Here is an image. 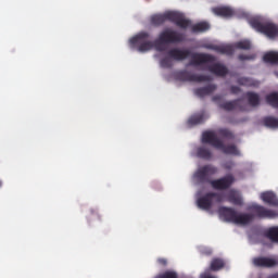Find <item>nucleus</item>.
<instances>
[{
	"label": "nucleus",
	"mask_w": 278,
	"mask_h": 278,
	"mask_svg": "<svg viewBox=\"0 0 278 278\" xmlns=\"http://www.w3.org/2000/svg\"><path fill=\"white\" fill-rule=\"evenodd\" d=\"M150 38L151 35L149 33L141 31L129 40L130 47L136 49L138 46L137 51H139V53H147V51H151V49L162 52L165 50L164 45L184 42V34L177 33V30L170 28L163 30L154 41L149 40Z\"/></svg>",
	"instance_id": "nucleus-1"
},
{
	"label": "nucleus",
	"mask_w": 278,
	"mask_h": 278,
	"mask_svg": "<svg viewBox=\"0 0 278 278\" xmlns=\"http://www.w3.org/2000/svg\"><path fill=\"white\" fill-rule=\"evenodd\" d=\"M248 210L252 213H238L236 208L229 206H220L218 212L226 223L242 226L251 225L255 218H278L277 211L268 210L260 204H252Z\"/></svg>",
	"instance_id": "nucleus-2"
},
{
	"label": "nucleus",
	"mask_w": 278,
	"mask_h": 278,
	"mask_svg": "<svg viewBox=\"0 0 278 278\" xmlns=\"http://www.w3.org/2000/svg\"><path fill=\"white\" fill-rule=\"evenodd\" d=\"M167 55L168 56H165L160 61L162 68H173V60H176V62H182V60L188 58H191L189 66H203L204 64H214L216 62V56L212 54L192 52L190 50H181L178 48L168 50Z\"/></svg>",
	"instance_id": "nucleus-3"
},
{
	"label": "nucleus",
	"mask_w": 278,
	"mask_h": 278,
	"mask_svg": "<svg viewBox=\"0 0 278 278\" xmlns=\"http://www.w3.org/2000/svg\"><path fill=\"white\" fill-rule=\"evenodd\" d=\"M150 21L155 27H160V25H164L165 21H169L170 23L177 25V27H180V29H188V27H190V25L192 24L190 20H186V16H184V14L173 11L163 14L152 15Z\"/></svg>",
	"instance_id": "nucleus-4"
},
{
	"label": "nucleus",
	"mask_w": 278,
	"mask_h": 278,
	"mask_svg": "<svg viewBox=\"0 0 278 278\" xmlns=\"http://www.w3.org/2000/svg\"><path fill=\"white\" fill-rule=\"evenodd\" d=\"M250 25L253 27V29H256V31L267 36V38H277L278 36V26L275 23H262L257 18H252L250 20Z\"/></svg>",
	"instance_id": "nucleus-5"
},
{
	"label": "nucleus",
	"mask_w": 278,
	"mask_h": 278,
	"mask_svg": "<svg viewBox=\"0 0 278 278\" xmlns=\"http://www.w3.org/2000/svg\"><path fill=\"white\" fill-rule=\"evenodd\" d=\"M218 173V167L214 165H204L197 169L193 174L194 179L198 184H210L211 177Z\"/></svg>",
	"instance_id": "nucleus-6"
},
{
	"label": "nucleus",
	"mask_w": 278,
	"mask_h": 278,
	"mask_svg": "<svg viewBox=\"0 0 278 278\" xmlns=\"http://www.w3.org/2000/svg\"><path fill=\"white\" fill-rule=\"evenodd\" d=\"M177 78L180 81H195L197 84H201L203 81H212V77L210 75L192 74V72L186 70L178 72Z\"/></svg>",
	"instance_id": "nucleus-7"
},
{
	"label": "nucleus",
	"mask_w": 278,
	"mask_h": 278,
	"mask_svg": "<svg viewBox=\"0 0 278 278\" xmlns=\"http://www.w3.org/2000/svg\"><path fill=\"white\" fill-rule=\"evenodd\" d=\"M236 182V177L232 174H228L222 178L210 181V186L213 190H229Z\"/></svg>",
	"instance_id": "nucleus-8"
},
{
	"label": "nucleus",
	"mask_w": 278,
	"mask_h": 278,
	"mask_svg": "<svg viewBox=\"0 0 278 278\" xmlns=\"http://www.w3.org/2000/svg\"><path fill=\"white\" fill-rule=\"evenodd\" d=\"M253 265L256 268H277L278 267V258L268 257V256H258L253 258Z\"/></svg>",
	"instance_id": "nucleus-9"
},
{
	"label": "nucleus",
	"mask_w": 278,
	"mask_h": 278,
	"mask_svg": "<svg viewBox=\"0 0 278 278\" xmlns=\"http://www.w3.org/2000/svg\"><path fill=\"white\" fill-rule=\"evenodd\" d=\"M223 141L218 139V136H216V132L212 130L204 131L202 134V143L203 144H211V147H214L215 149H218L222 147Z\"/></svg>",
	"instance_id": "nucleus-10"
},
{
	"label": "nucleus",
	"mask_w": 278,
	"mask_h": 278,
	"mask_svg": "<svg viewBox=\"0 0 278 278\" xmlns=\"http://www.w3.org/2000/svg\"><path fill=\"white\" fill-rule=\"evenodd\" d=\"M228 203L231 205H237L242 207L244 205V199L242 198V193L236 189H231L228 194L226 195Z\"/></svg>",
	"instance_id": "nucleus-11"
},
{
	"label": "nucleus",
	"mask_w": 278,
	"mask_h": 278,
	"mask_svg": "<svg viewBox=\"0 0 278 278\" xmlns=\"http://www.w3.org/2000/svg\"><path fill=\"white\" fill-rule=\"evenodd\" d=\"M197 203L200 210H212V205H214V193L207 192L206 194L200 197L197 200Z\"/></svg>",
	"instance_id": "nucleus-12"
},
{
	"label": "nucleus",
	"mask_w": 278,
	"mask_h": 278,
	"mask_svg": "<svg viewBox=\"0 0 278 278\" xmlns=\"http://www.w3.org/2000/svg\"><path fill=\"white\" fill-rule=\"evenodd\" d=\"M242 99H237L232 101H226L219 104L222 110L225 112H233V110H240V112H244V106H241Z\"/></svg>",
	"instance_id": "nucleus-13"
},
{
	"label": "nucleus",
	"mask_w": 278,
	"mask_h": 278,
	"mask_svg": "<svg viewBox=\"0 0 278 278\" xmlns=\"http://www.w3.org/2000/svg\"><path fill=\"white\" fill-rule=\"evenodd\" d=\"M206 71H210V73H213V75H216L217 77H225L226 75L229 74V70L227 68V66L220 63L208 65L206 67Z\"/></svg>",
	"instance_id": "nucleus-14"
},
{
	"label": "nucleus",
	"mask_w": 278,
	"mask_h": 278,
	"mask_svg": "<svg viewBox=\"0 0 278 278\" xmlns=\"http://www.w3.org/2000/svg\"><path fill=\"white\" fill-rule=\"evenodd\" d=\"M212 12L215 16H220L222 18H231L236 14L233 9L229 7H215L212 9Z\"/></svg>",
	"instance_id": "nucleus-15"
},
{
	"label": "nucleus",
	"mask_w": 278,
	"mask_h": 278,
	"mask_svg": "<svg viewBox=\"0 0 278 278\" xmlns=\"http://www.w3.org/2000/svg\"><path fill=\"white\" fill-rule=\"evenodd\" d=\"M207 49L222 53V55H233V46L231 45L208 46Z\"/></svg>",
	"instance_id": "nucleus-16"
},
{
	"label": "nucleus",
	"mask_w": 278,
	"mask_h": 278,
	"mask_svg": "<svg viewBox=\"0 0 278 278\" xmlns=\"http://www.w3.org/2000/svg\"><path fill=\"white\" fill-rule=\"evenodd\" d=\"M219 146V151H223L225 155H236L237 157H240L242 154L240 153V150H238V147L236 144H228L226 146L225 143H220Z\"/></svg>",
	"instance_id": "nucleus-17"
},
{
	"label": "nucleus",
	"mask_w": 278,
	"mask_h": 278,
	"mask_svg": "<svg viewBox=\"0 0 278 278\" xmlns=\"http://www.w3.org/2000/svg\"><path fill=\"white\" fill-rule=\"evenodd\" d=\"M262 201L267 203V205H271V207H278V199L277 195L273 191H266L261 194Z\"/></svg>",
	"instance_id": "nucleus-18"
},
{
	"label": "nucleus",
	"mask_w": 278,
	"mask_h": 278,
	"mask_svg": "<svg viewBox=\"0 0 278 278\" xmlns=\"http://www.w3.org/2000/svg\"><path fill=\"white\" fill-rule=\"evenodd\" d=\"M237 84H239V86H245L247 88H257L260 86V81L249 77H239Z\"/></svg>",
	"instance_id": "nucleus-19"
},
{
	"label": "nucleus",
	"mask_w": 278,
	"mask_h": 278,
	"mask_svg": "<svg viewBox=\"0 0 278 278\" xmlns=\"http://www.w3.org/2000/svg\"><path fill=\"white\" fill-rule=\"evenodd\" d=\"M225 261L220 257H213L210 264L208 270H213V273H218V270H223L225 268Z\"/></svg>",
	"instance_id": "nucleus-20"
},
{
	"label": "nucleus",
	"mask_w": 278,
	"mask_h": 278,
	"mask_svg": "<svg viewBox=\"0 0 278 278\" xmlns=\"http://www.w3.org/2000/svg\"><path fill=\"white\" fill-rule=\"evenodd\" d=\"M214 90H216V85H207L205 87H201V88H198L195 89V94L197 97H207V94H212V92H214Z\"/></svg>",
	"instance_id": "nucleus-21"
},
{
	"label": "nucleus",
	"mask_w": 278,
	"mask_h": 278,
	"mask_svg": "<svg viewBox=\"0 0 278 278\" xmlns=\"http://www.w3.org/2000/svg\"><path fill=\"white\" fill-rule=\"evenodd\" d=\"M245 98L248 99V103L251 108H257L261 103L260 94L253 91L245 92Z\"/></svg>",
	"instance_id": "nucleus-22"
},
{
	"label": "nucleus",
	"mask_w": 278,
	"mask_h": 278,
	"mask_svg": "<svg viewBox=\"0 0 278 278\" xmlns=\"http://www.w3.org/2000/svg\"><path fill=\"white\" fill-rule=\"evenodd\" d=\"M263 125L268 129H278V118L275 116H266L263 118Z\"/></svg>",
	"instance_id": "nucleus-23"
},
{
	"label": "nucleus",
	"mask_w": 278,
	"mask_h": 278,
	"mask_svg": "<svg viewBox=\"0 0 278 278\" xmlns=\"http://www.w3.org/2000/svg\"><path fill=\"white\" fill-rule=\"evenodd\" d=\"M207 29H210V24L206 22H200L191 27L192 34H201L207 31Z\"/></svg>",
	"instance_id": "nucleus-24"
},
{
	"label": "nucleus",
	"mask_w": 278,
	"mask_h": 278,
	"mask_svg": "<svg viewBox=\"0 0 278 278\" xmlns=\"http://www.w3.org/2000/svg\"><path fill=\"white\" fill-rule=\"evenodd\" d=\"M263 60L266 64H278V52H267L264 54Z\"/></svg>",
	"instance_id": "nucleus-25"
},
{
	"label": "nucleus",
	"mask_w": 278,
	"mask_h": 278,
	"mask_svg": "<svg viewBox=\"0 0 278 278\" xmlns=\"http://www.w3.org/2000/svg\"><path fill=\"white\" fill-rule=\"evenodd\" d=\"M197 155L201 160H212V151L205 147L198 148Z\"/></svg>",
	"instance_id": "nucleus-26"
},
{
	"label": "nucleus",
	"mask_w": 278,
	"mask_h": 278,
	"mask_svg": "<svg viewBox=\"0 0 278 278\" xmlns=\"http://www.w3.org/2000/svg\"><path fill=\"white\" fill-rule=\"evenodd\" d=\"M265 101L268 105H271V108L278 109V92L267 94Z\"/></svg>",
	"instance_id": "nucleus-27"
},
{
	"label": "nucleus",
	"mask_w": 278,
	"mask_h": 278,
	"mask_svg": "<svg viewBox=\"0 0 278 278\" xmlns=\"http://www.w3.org/2000/svg\"><path fill=\"white\" fill-rule=\"evenodd\" d=\"M205 121L203 113L194 114L188 119V125H201Z\"/></svg>",
	"instance_id": "nucleus-28"
},
{
	"label": "nucleus",
	"mask_w": 278,
	"mask_h": 278,
	"mask_svg": "<svg viewBox=\"0 0 278 278\" xmlns=\"http://www.w3.org/2000/svg\"><path fill=\"white\" fill-rule=\"evenodd\" d=\"M266 238L271 242H278V226L271 227L266 231Z\"/></svg>",
	"instance_id": "nucleus-29"
},
{
	"label": "nucleus",
	"mask_w": 278,
	"mask_h": 278,
	"mask_svg": "<svg viewBox=\"0 0 278 278\" xmlns=\"http://www.w3.org/2000/svg\"><path fill=\"white\" fill-rule=\"evenodd\" d=\"M218 136L226 138L227 140H233V132L227 128H222L217 131Z\"/></svg>",
	"instance_id": "nucleus-30"
},
{
	"label": "nucleus",
	"mask_w": 278,
	"mask_h": 278,
	"mask_svg": "<svg viewBox=\"0 0 278 278\" xmlns=\"http://www.w3.org/2000/svg\"><path fill=\"white\" fill-rule=\"evenodd\" d=\"M235 49H242L243 51H249L251 49V41L242 40L235 43Z\"/></svg>",
	"instance_id": "nucleus-31"
},
{
	"label": "nucleus",
	"mask_w": 278,
	"mask_h": 278,
	"mask_svg": "<svg viewBox=\"0 0 278 278\" xmlns=\"http://www.w3.org/2000/svg\"><path fill=\"white\" fill-rule=\"evenodd\" d=\"M154 278H179V276L176 274V271L167 270L163 274L155 276Z\"/></svg>",
	"instance_id": "nucleus-32"
},
{
	"label": "nucleus",
	"mask_w": 278,
	"mask_h": 278,
	"mask_svg": "<svg viewBox=\"0 0 278 278\" xmlns=\"http://www.w3.org/2000/svg\"><path fill=\"white\" fill-rule=\"evenodd\" d=\"M200 253L201 255H206V257H210V255H212L213 251L211 248H201L200 249Z\"/></svg>",
	"instance_id": "nucleus-33"
},
{
	"label": "nucleus",
	"mask_w": 278,
	"mask_h": 278,
	"mask_svg": "<svg viewBox=\"0 0 278 278\" xmlns=\"http://www.w3.org/2000/svg\"><path fill=\"white\" fill-rule=\"evenodd\" d=\"M200 278H216V276L212 275L211 269H206L204 273L200 275Z\"/></svg>",
	"instance_id": "nucleus-34"
},
{
	"label": "nucleus",
	"mask_w": 278,
	"mask_h": 278,
	"mask_svg": "<svg viewBox=\"0 0 278 278\" xmlns=\"http://www.w3.org/2000/svg\"><path fill=\"white\" fill-rule=\"evenodd\" d=\"M238 58L241 62H244V60H255V55L253 54L252 55L240 54Z\"/></svg>",
	"instance_id": "nucleus-35"
},
{
	"label": "nucleus",
	"mask_w": 278,
	"mask_h": 278,
	"mask_svg": "<svg viewBox=\"0 0 278 278\" xmlns=\"http://www.w3.org/2000/svg\"><path fill=\"white\" fill-rule=\"evenodd\" d=\"M213 199H216L217 203H223V195L220 193L212 192Z\"/></svg>",
	"instance_id": "nucleus-36"
},
{
	"label": "nucleus",
	"mask_w": 278,
	"mask_h": 278,
	"mask_svg": "<svg viewBox=\"0 0 278 278\" xmlns=\"http://www.w3.org/2000/svg\"><path fill=\"white\" fill-rule=\"evenodd\" d=\"M235 163L233 161H228L224 164V168H226V170H231V168H233Z\"/></svg>",
	"instance_id": "nucleus-37"
},
{
	"label": "nucleus",
	"mask_w": 278,
	"mask_h": 278,
	"mask_svg": "<svg viewBox=\"0 0 278 278\" xmlns=\"http://www.w3.org/2000/svg\"><path fill=\"white\" fill-rule=\"evenodd\" d=\"M240 87H238V86H231L230 87V92L232 93V94H238V92H240Z\"/></svg>",
	"instance_id": "nucleus-38"
},
{
	"label": "nucleus",
	"mask_w": 278,
	"mask_h": 278,
	"mask_svg": "<svg viewBox=\"0 0 278 278\" xmlns=\"http://www.w3.org/2000/svg\"><path fill=\"white\" fill-rule=\"evenodd\" d=\"M157 264H160V266H167L168 261L166 258H157Z\"/></svg>",
	"instance_id": "nucleus-39"
},
{
	"label": "nucleus",
	"mask_w": 278,
	"mask_h": 278,
	"mask_svg": "<svg viewBox=\"0 0 278 278\" xmlns=\"http://www.w3.org/2000/svg\"><path fill=\"white\" fill-rule=\"evenodd\" d=\"M219 99H220V96L213 97V101H219Z\"/></svg>",
	"instance_id": "nucleus-40"
},
{
	"label": "nucleus",
	"mask_w": 278,
	"mask_h": 278,
	"mask_svg": "<svg viewBox=\"0 0 278 278\" xmlns=\"http://www.w3.org/2000/svg\"><path fill=\"white\" fill-rule=\"evenodd\" d=\"M269 278H278V273L273 274L271 276H269Z\"/></svg>",
	"instance_id": "nucleus-41"
},
{
	"label": "nucleus",
	"mask_w": 278,
	"mask_h": 278,
	"mask_svg": "<svg viewBox=\"0 0 278 278\" xmlns=\"http://www.w3.org/2000/svg\"><path fill=\"white\" fill-rule=\"evenodd\" d=\"M0 188H1V181H0Z\"/></svg>",
	"instance_id": "nucleus-42"
}]
</instances>
